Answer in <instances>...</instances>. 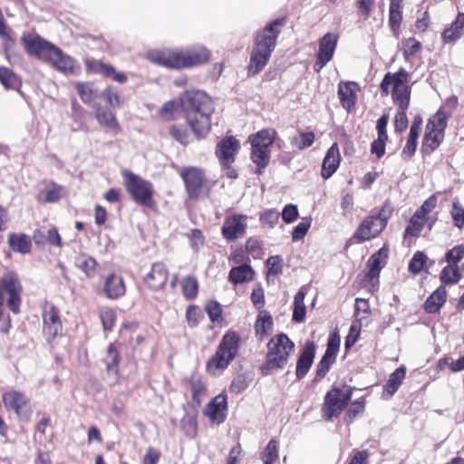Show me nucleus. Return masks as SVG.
I'll list each match as a JSON object with an SVG mask.
<instances>
[{"mask_svg": "<svg viewBox=\"0 0 464 464\" xmlns=\"http://www.w3.org/2000/svg\"><path fill=\"white\" fill-rule=\"evenodd\" d=\"M405 374L406 368L404 366H401L390 375L389 380L384 386L385 392L390 396L393 395L395 392L398 390L403 379L405 378Z\"/></svg>", "mask_w": 464, "mask_h": 464, "instance_id": "a19ab883", "label": "nucleus"}, {"mask_svg": "<svg viewBox=\"0 0 464 464\" xmlns=\"http://www.w3.org/2000/svg\"><path fill=\"white\" fill-rule=\"evenodd\" d=\"M311 222L307 218H303L302 221L295 227L292 237L294 241H297L304 237L310 227Z\"/></svg>", "mask_w": 464, "mask_h": 464, "instance_id": "0e129e2a", "label": "nucleus"}, {"mask_svg": "<svg viewBox=\"0 0 464 464\" xmlns=\"http://www.w3.org/2000/svg\"><path fill=\"white\" fill-rule=\"evenodd\" d=\"M229 280L235 285L250 281L254 277V271L249 265L243 264L233 267L229 272Z\"/></svg>", "mask_w": 464, "mask_h": 464, "instance_id": "c9c22d12", "label": "nucleus"}, {"mask_svg": "<svg viewBox=\"0 0 464 464\" xmlns=\"http://www.w3.org/2000/svg\"><path fill=\"white\" fill-rule=\"evenodd\" d=\"M421 119L417 117L411 126L410 134L401 153L403 159L406 160H409L416 151L417 139L421 130Z\"/></svg>", "mask_w": 464, "mask_h": 464, "instance_id": "bb28decb", "label": "nucleus"}, {"mask_svg": "<svg viewBox=\"0 0 464 464\" xmlns=\"http://www.w3.org/2000/svg\"><path fill=\"white\" fill-rule=\"evenodd\" d=\"M3 401L5 407L14 410L18 416L24 413V410L28 405L27 397L19 392L9 391L4 393Z\"/></svg>", "mask_w": 464, "mask_h": 464, "instance_id": "393cba45", "label": "nucleus"}, {"mask_svg": "<svg viewBox=\"0 0 464 464\" xmlns=\"http://www.w3.org/2000/svg\"><path fill=\"white\" fill-rule=\"evenodd\" d=\"M183 179L187 192L189 198H197L205 182V176L200 169L190 167L184 169L180 173Z\"/></svg>", "mask_w": 464, "mask_h": 464, "instance_id": "dca6fc26", "label": "nucleus"}, {"mask_svg": "<svg viewBox=\"0 0 464 464\" xmlns=\"http://www.w3.org/2000/svg\"><path fill=\"white\" fill-rule=\"evenodd\" d=\"M451 216L455 226L461 228L464 226V210L458 201L453 202Z\"/></svg>", "mask_w": 464, "mask_h": 464, "instance_id": "69168bd1", "label": "nucleus"}, {"mask_svg": "<svg viewBox=\"0 0 464 464\" xmlns=\"http://www.w3.org/2000/svg\"><path fill=\"white\" fill-rule=\"evenodd\" d=\"M427 256L424 253L418 251L414 254L409 263V270L414 274L420 273L427 261Z\"/></svg>", "mask_w": 464, "mask_h": 464, "instance_id": "13d9d810", "label": "nucleus"}, {"mask_svg": "<svg viewBox=\"0 0 464 464\" xmlns=\"http://www.w3.org/2000/svg\"><path fill=\"white\" fill-rule=\"evenodd\" d=\"M440 281L443 284H455L461 278L459 266L448 264L440 272Z\"/></svg>", "mask_w": 464, "mask_h": 464, "instance_id": "a18cd8bd", "label": "nucleus"}, {"mask_svg": "<svg viewBox=\"0 0 464 464\" xmlns=\"http://www.w3.org/2000/svg\"><path fill=\"white\" fill-rule=\"evenodd\" d=\"M387 258L388 250L385 247H382L370 257L368 261L369 271L367 277L372 286L378 284L380 271L385 266Z\"/></svg>", "mask_w": 464, "mask_h": 464, "instance_id": "412c9836", "label": "nucleus"}, {"mask_svg": "<svg viewBox=\"0 0 464 464\" xmlns=\"http://www.w3.org/2000/svg\"><path fill=\"white\" fill-rule=\"evenodd\" d=\"M44 61L64 73H75L80 69L77 62L72 57L64 53L54 44Z\"/></svg>", "mask_w": 464, "mask_h": 464, "instance_id": "ddd939ff", "label": "nucleus"}, {"mask_svg": "<svg viewBox=\"0 0 464 464\" xmlns=\"http://www.w3.org/2000/svg\"><path fill=\"white\" fill-rule=\"evenodd\" d=\"M247 217L245 215H233L224 220L222 236L228 241L244 237L247 227Z\"/></svg>", "mask_w": 464, "mask_h": 464, "instance_id": "2eb2a0df", "label": "nucleus"}, {"mask_svg": "<svg viewBox=\"0 0 464 464\" xmlns=\"http://www.w3.org/2000/svg\"><path fill=\"white\" fill-rule=\"evenodd\" d=\"M202 316L201 310L196 305H189L186 311V320L190 327H196Z\"/></svg>", "mask_w": 464, "mask_h": 464, "instance_id": "052dcab7", "label": "nucleus"}, {"mask_svg": "<svg viewBox=\"0 0 464 464\" xmlns=\"http://www.w3.org/2000/svg\"><path fill=\"white\" fill-rule=\"evenodd\" d=\"M103 291L110 299L122 296L126 292V287L121 276L115 273L109 275L104 280Z\"/></svg>", "mask_w": 464, "mask_h": 464, "instance_id": "5701e85b", "label": "nucleus"}, {"mask_svg": "<svg viewBox=\"0 0 464 464\" xmlns=\"http://www.w3.org/2000/svg\"><path fill=\"white\" fill-rule=\"evenodd\" d=\"M361 328H362L361 320L360 319L354 320L350 327L349 334L345 340L346 348H349V347L354 345V343L357 342V339H358L360 332H361Z\"/></svg>", "mask_w": 464, "mask_h": 464, "instance_id": "680f3d73", "label": "nucleus"}, {"mask_svg": "<svg viewBox=\"0 0 464 464\" xmlns=\"http://www.w3.org/2000/svg\"><path fill=\"white\" fill-rule=\"evenodd\" d=\"M425 222L426 218L415 213L405 229L404 237H417L422 230Z\"/></svg>", "mask_w": 464, "mask_h": 464, "instance_id": "49530a36", "label": "nucleus"}, {"mask_svg": "<svg viewBox=\"0 0 464 464\" xmlns=\"http://www.w3.org/2000/svg\"><path fill=\"white\" fill-rule=\"evenodd\" d=\"M181 287L183 295L188 299H193L198 294V281L193 276H186L181 281Z\"/></svg>", "mask_w": 464, "mask_h": 464, "instance_id": "8fccbe9b", "label": "nucleus"}, {"mask_svg": "<svg viewBox=\"0 0 464 464\" xmlns=\"http://www.w3.org/2000/svg\"><path fill=\"white\" fill-rule=\"evenodd\" d=\"M266 266L268 268L267 276H278L282 273V259L278 256H270L266 260Z\"/></svg>", "mask_w": 464, "mask_h": 464, "instance_id": "e2e57ef3", "label": "nucleus"}, {"mask_svg": "<svg viewBox=\"0 0 464 464\" xmlns=\"http://www.w3.org/2000/svg\"><path fill=\"white\" fill-rule=\"evenodd\" d=\"M8 245L14 252L27 254L31 250L32 241L25 234L11 233L8 237Z\"/></svg>", "mask_w": 464, "mask_h": 464, "instance_id": "c85d7f7f", "label": "nucleus"}, {"mask_svg": "<svg viewBox=\"0 0 464 464\" xmlns=\"http://www.w3.org/2000/svg\"><path fill=\"white\" fill-rule=\"evenodd\" d=\"M22 42L28 54L34 55L43 61L53 46V44L47 42L41 36L31 33L24 34L22 37Z\"/></svg>", "mask_w": 464, "mask_h": 464, "instance_id": "4468645a", "label": "nucleus"}, {"mask_svg": "<svg viewBox=\"0 0 464 464\" xmlns=\"http://www.w3.org/2000/svg\"><path fill=\"white\" fill-rule=\"evenodd\" d=\"M278 459V443L275 440H271L266 445L264 454V464H273Z\"/></svg>", "mask_w": 464, "mask_h": 464, "instance_id": "6e6d98bb", "label": "nucleus"}, {"mask_svg": "<svg viewBox=\"0 0 464 464\" xmlns=\"http://www.w3.org/2000/svg\"><path fill=\"white\" fill-rule=\"evenodd\" d=\"M305 293L300 289L294 298L293 320L296 323H302L305 319L306 308L304 305Z\"/></svg>", "mask_w": 464, "mask_h": 464, "instance_id": "79ce46f5", "label": "nucleus"}, {"mask_svg": "<svg viewBox=\"0 0 464 464\" xmlns=\"http://www.w3.org/2000/svg\"><path fill=\"white\" fill-rule=\"evenodd\" d=\"M209 319L212 322H218L221 319L222 309L216 302H210L206 307Z\"/></svg>", "mask_w": 464, "mask_h": 464, "instance_id": "338daca9", "label": "nucleus"}, {"mask_svg": "<svg viewBox=\"0 0 464 464\" xmlns=\"http://www.w3.org/2000/svg\"><path fill=\"white\" fill-rule=\"evenodd\" d=\"M74 265L78 269L82 271L87 277L92 278L96 274L98 264L93 257L86 254H81L75 257Z\"/></svg>", "mask_w": 464, "mask_h": 464, "instance_id": "f704fd0d", "label": "nucleus"}, {"mask_svg": "<svg viewBox=\"0 0 464 464\" xmlns=\"http://www.w3.org/2000/svg\"><path fill=\"white\" fill-rule=\"evenodd\" d=\"M95 117L101 126L111 130L116 133L120 131V125L114 113L109 109L99 107L96 110Z\"/></svg>", "mask_w": 464, "mask_h": 464, "instance_id": "7c9ffc66", "label": "nucleus"}, {"mask_svg": "<svg viewBox=\"0 0 464 464\" xmlns=\"http://www.w3.org/2000/svg\"><path fill=\"white\" fill-rule=\"evenodd\" d=\"M227 397L222 392L213 398L204 409V414L210 421L217 424L222 423L227 416Z\"/></svg>", "mask_w": 464, "mask_h": 464, "instance_id": "f3484780", "label": "nucleus"}, {"mask_svg": "<svg viewBox=\"0 0 464 464\" xmlns=\"http://www.w3.org/2000/svg\"><path fill=\"white\" fill-rule=\"evenodd\" d=\"M403 55L406 59L415 54L421 49V44L413 37L404 39L401 42Z\"/></svg>", "mask_w": 464, "mask_h": 464, "instance_id": "5fc2aeb1", "label": "nucleus"}, {"mask_svg": "<svg viewBox=\"0 0 464 464\" xmlns=\"http://www.w3.org/2000/svg\"><path fill=\"white\" fill-rule=\"evenodd\" d=\"M353 394V389L349 385L334 387L325 397L323 406V415L326 420L337 417L346 408Z\"/></svg>", "mask_w": 464, "mask_h": 464, "instance_id": "1a4fd4ad", "label": "nucleus"}, {"mask_svg": "<svg viewBox=\"0 0 464 464\" xmlns=\"http://www.w3.org/2000/svg\"><path fill=\"white\" fill-rule=\"evenodd\" d=\"M251 159L258 168H265L270 160V150L258 147V144L252 145Z\"/></svg>", "mask_w": 464, "mask_h": 464, "instance_id": "c03bdc74", "label": "nucleus"}, {"mask_svg": "<svg viewBox=\"0 0 464 464\" xmlns=\"http://www.w3.org/2000/svg\"><path fill=\"white\" fill-rule=\"evenodd\" d=\"M86 67L88 71L100 73L105 76H108L113 72V67L110 64H107L100 60H86L85 62Z\"/></svg>", "mask_w": 464, "mask_h": 464, "instance_id": "09e8293b", "label": "nucleus"}, {"mask_svg": "<svg viewBox=\"0 0 464 464\" xmlns=\"http://www.w3.org/2000/svg\"><path fill=\"white\" fill-rule=\"evenodd\" d=\"M186 382L191 391L193 401L200 404L207 396L205 379L201 375L193 373L186 380Z\"/></svg>", "mask_w": 464, "mask_h": 464, "instance_id": "cd10ccee", "label": "nucleus"}, {"mask_svg": "<svg viewBox=\"0 0 464 464\" xmlns=\"http://www.w3.org/2000/svg\"><path fill=\"white\" fill-rule=\"evenodd\" d=\"M273 320L271 315L264 313L258 315L256 322V334L260 341H263L272 331Z\"/></svg>", "mask_w": 464, "mask_h": 464, "instance_id": "ea45409f", "label": "nucleus"}, {"mask_svg": "<svg viewBox=\"0 0 464 464\" xmlns=\"http://www.w3.org/2000/svg\"><path fill=\"white\" fill-rule=\"evenodd\" d=\"M169 273L163 263H154L150 272L144 277V284L148 288L158 291L163 288L168 281Z\"/></svg>", "mask_w": 464, "mask_h": 464, "instance_id": "a211bd4d", "label": "nucleus"}, {"mask_svg": "<svg viewBox=\"0 0 464 464\" xmlns=\"http://www.w3.org/2000/svg\"><path fill=\"white\" fill-rule=\"evenodd\" d=\"M44 334L48 340L54 338L62 331L58 311L53 305H46L43 313Z\"/></svg>", "mask_w": 464, "mask_h": 464, "instance_id": "6ab92c4d", "label": "nucleus"}, {"mask_svg": "<svg viewBox=\"0 0 464 464\" xmlns=\"http://www.w3.org/2000/svg\"><path fill=\"white\" fill-rule=\"evenodd\" d=\"M180 108H182L181 96L179 100H171L167 102L160 109V114L161 117L167 120H171L174 116V113L177 112Z\"/></svg>", "mask_w": 464, "mask_h": 464, "instance_id": "864d4df0", "label": "nucleus"}, {"mask_svg": "<svg viewBox=\"0 0 464 464\" xmlns=\"http://www.w3.org/2000/svg\"><path fill=\"white\" fill-rule=\"evenodd\" d=\"M358 85L353 82H340L338 86V95L342 106L350 111L356 102V94Z\"/></svg>", "mask_w": 464, "mask_h": 464, "instance_id": "a878e982", "label": "nucleus"}, {"mask_svg": "<svg viewBox=\"0 0 464 464\" xmlns=\"http://www.w3.org/2000/svg\"><path fill=\"white\" fill-rule=\"evenodd\" d=\"M100 319L102 321L104 331H111L115 324L116 312L112 309H104L101 312Z\"/></svg>", "mask_w": 464, "mask_h": 464, "instance_id": "bf43d9fd", "label": "nucleus"}, {"mask_svg": "<svg viewBox=\"0 0 464 464\" xmlns=\"http://www.w3.org/2000/svg\"><path fill=\"white\" fill-rule=\"evenodd\" d=\"M279 24L280 22L276 20L257 32L248 65L249 73L256 74L267 64L276 44Z\"/></svg>", "mask_w": 464, "mask_h": 464, "instance_id": "7ed1b4c3", "label": "nucleus"}, {"mask_svg": "<svg viewBox=\"0 0 464 464\" xmlns=\"http://www.w3.org/2000/svg\"><path fill=\"white\" fill-rule=\"evenodd\" d=\"M239 149L238 140L232 136L221 140L216 148V155L220 164L227 169V176L230 179L237 177L236 170L231 169L230 166L235 161Z\"/></svg>", "mask_w": 464, "mask_h": 464, "instance_id": "9b49d317", "label": "nucleus"}, {"mask_svg": "<svg viewBox=\"0 0 464 464\" xmlns=\"http://www.w3.org/2000/svg\"><path fill=\"white\" fill-rule=\"evenodd\" d=\"M314 140V134L311 131L300 132L291 139V145L298 150L310 147Z\"/></svg>", "mask_w": 464, "mask_h": 464, "instance_id": "de8ad7c7", "label": "nucleus"}, {"mask_svg": "<svg viewBox=\"0 0 464 464\" xmlns=\"http://www.w3.org/2000/svg\"><path fill=\"white\" fill-rule=\"evenodd\" d=\"M338 35L334 33H327L319 41V50L314 70L319 72L329 63L337 46Z\"/></svg>", "mask_w": 464, "mask_h": 464, "instance_id": "f8f14e48", "label": "nucleus"}, {"mask_svg": "<svg viewBox=\"0 0 464 464\" xmlns=\"http://www.w3.org/2000/svg\"><path fill=\"white\" fill-rule=\"evenodd\" d=\"M76 89L80 98L86 104L92 105L99 97V91L92 82H78Z\"/></svg>", "mask_w": 464, "mask_h": 464, "instance_id": "e433bc0d", "label": "nucleus"}, {"mask_svg": "<svg viewBox=\"0 0 464 464\" xmlns=\"http://www.w3.org/2000/svg\"><path fill=\"white\" fill-rule=\"evenodd\" d=\"M276 136V131L274 129H264L257 133L249 137L251 145L258 144V147L263 149H269L273 144Z\"/></svg>", "mask_w": 464, "mask_h": 464, "instance_id": "473e14b6", "label": "nucleus"}, {"mask_svg": "<svg viewBox=\"0 0 464 464\" xmlns=\"http://www.w3.org/2000/svg\"><path fill=\"white\" fill-rule=\"evenodd\" d=\"M450 113L440 109L427 122L426 132L423 140V146L434 150L439 147L444 138V131L447 127V120Z\"/></svg>", "mask_w": 464, "mask_h": 464, "instance_id": "9d476101", "label": "nucleus"}, {"mask_svg": "<svg viewBox=\"0 0 464 464\" xmlns=\"http://www.w3.org/2000/svg\"><path fill=\"white\" fill-rule=\"evenodd\" d=\"M267 346L268 353L266 354V360L261 368L264 374H268V371L270 370L282 369L285 367L295 347L294 343L284 334L272 338Z\"/></svg>", "mask_w": 464, "mask_h": 464, "instance_id": "423d86ee", "label": "nucleus"}, {"mask_svg": "<svg viewBox=\"0 0 464 464\" xmlns=\"http://www.w3.org/2000/svg\"><path fill=\"white\" fill-rule=\"evenodd\" d=\"M148 59L154 63L171 69L196 67L208 62L210 52L197 44L185 50H163L148 53Z\"/></svg>", "mask_w": 464, "mask_h": 464, "instance_id": "f03ea898", "label": "nucleus"}, {"mask_svg": "<svg viewBox=\"0 0 464 464\" xmlns=\"http://www.w3.org/2000/svg\"><path fill=\"white\" fill-rule=\"evenodd\" d=\"M121 337L129 341L130 344L140 345L143 342V336L139 332L137 324H125L120 332Z\"/></svg>", "mask_w": 464, "mask_h": 464, "instance_id": "4c0bfd02", "label": "nucleus"}, {"mask_svg": "<svg viewBox=\"0 0 464 464\" xmlns=\"http://www.w3.org/2000/svg\"><path fill=\"white\" fill-rule=\"evenodd\" d=\"M240 336L234 331L227 332L216 353L207 362V372L211 375H217L226 370L237 356L240 347Z\"/></svg>", "mask_w": 464, "mask_h": 464, "instance_id": "39448f33", "label": "nucleus"}, {"mask_svg": "<svg viewBox=\"0 0 464 464\" xmlns=\"http://www.w3.org/2000/svg\"><path fill=\"white\" fill-rule=\"evenodd\" d=\"M66 194L65 188L56 183H49L40 193L39 199L44 202L53 203L63 198Z\"/></svg>", "mask_w": 464, "mask_h": 464, "instance_id": "72a5a7b5", "label": "nucleus"}, {"mask_svg": "<svg viewBox=\"0 0 464 464\" xmlns=\"http://www.w3.org/2000/svg\"><path fill=\"white\" fill-rule=\"evenodd\" d=\"M341 160L340 150L336 143H334L326 152L323 160L321 175L328 179L337 170Z\"/></svg>", "mask_w": 464, "mask_h": 464, "instance_id": "4be33fe9", "label": "nucleus"}, {"mask_svg": "<svg viewBox=\"0 0 464 464\" xmlns=\"http://www.w3.org/2000/svg\"><path fill=\"white\" fill-rule=\"evenodd\" d=\"M169 134L181 144H188L191 141V135L183 125H173L169 129Z\"/></svg>", "mask_w": 464, "mask_h": 464, "instance_id": "603ef678", "label": "nucleus"}, {"mask_svg": "<svg viewBox=\"0 0 464 464\" xmlns=\"http://www.w3.org/2000/svg\"><path fill=\"white\" fill-rule=\"evenodd\" d=\"M315 353V345L314 343H307L301 353V355L298 358L297 363H296V377L297 379L304 378L308 371L311 368V365L314 362Z\"/></svg>", "mask_w": 464, "mask_h": 464, "instance_id": "b1692460", "label": "nucleus"}, {"mask_svg": "<svg viewBox=\"0 0 464 464\" xmlns=\"http://www.w3.org/2000/svg\"><path fill=\"white\" fill-rule=\"evenodd\" d=\"M408 72L401 68L397 72L385 74L382 83V92L388 94L392 92L393 101L402 110H407L410 104L411 89L408 86Z\"/></svg>", "mask_w": 464, "mask_h": 464, "instance_id": "0eeeda50", "label": "nucleus"}, {"mask_svg": "<svg viewBox=\"0 0 464 464\" xmlns=\"http://www.w3.org/2000/svg\"><path fill=\"white\" fill-rule=\"evenodd\" d=\"M298 217V209L295 205L288 204L282 211V218L285 223L293 222Z\"/></svg>", "mask_w": 464, "mask_h": 464, "instance_id": "774afa93", "label": "nucleus"}, {"mask_svg": "<svg viewBox=\"0 0 464 464\" xmlns=\"http://www.w3.org/2000/svg\"><path fill=\"white\" fill-rule=\"evenodd\" d=\"M107 370L111 372L117 373L119 363V353L113 344L109 345L106 355L103 359Z\"/></svg>", "mask_w": 464, "mask_h": 464, "instance_id": "3c124183", "label": "nucleus"}, {"mask_svg": "<svg viewBox=\"0 0 464 464\" xmlns=\"http://www.w3.org/2000/svg\"><path fill=\"white\" fill-rule=\"evenodd\" d=\"M385 228L382 220H377L373 216L366 218L358 227L354 237L359 241H366L377 237Z\"/></svg>", "mask_w": 464, "mask_h": 464, "instance_id": "aec40b11", "label": "nucleus"}, {"mask_svg": "<svg viewBox=\"0 0 464 464\" xmlns=\"http://www.w3.org/2000/svg\"><path fill=\"white\" fill-rule=\"evenodd\" d=\"M122 177L126 190L135 202L146 207L153 206V186L151 182L129 170H124Z\"/></svg>", "mask_w": 464, "mask_h": 464, "instance_id": "6e6552de", "label": "nucleus"}, {"mask_svg": "<svg viewBox=\"0 0 464 464\" xmlns=\"http://www.w3.org/2000/svg\"><path fill=\"white\" fill-rule=\"evenodd\" d=\"M463 28H464V14L459 13L457 15L455 21L450 25V27L445 29L444 32L442 33L443 41L445 43L456 42L462 35Z\"/></svg>", "mask_w": 464, "mask_h": 464, "instance_id": "c756f323", "label": "nucleus"}, {"mask_svg": "<svg viewBox=\"0 0 464 464\" xmlns=\"http://www.w3.org/2000/svg\"><path fill=\"white\" fill-rule=\"evenodd\" d=\"M22 286L16 274L8 272L0 279V332L7 334L11 328V319L3 305L5 301L14 314L20 312Z\"/></svg>", "mask_w": 464, "mask_h": 464, "instance_id": "20e7f679", "label": "nucleus"}, {"mask_svg": "<svg viewBox=\"0 0 464 464\" xmlns=\"http://www.w3.org/2000/svg\"><path fill=\"white\" fill-rule=\"evenodd\" d=\"M403 0H391L389 7V24L392 31L400 28L402 21V3Z\"/></svg>", "mask_w": 464, "mask_h": 464, "instance_id": "58836bf2", "label": "nucleus"}, {"mask_svg": "<svg viewBox=\"0 0 464 464\" xmlns=\"http://www.w3.org/2000/svg\"><path fill=\"white\" fill-rule=\"evenodd\" d=\"M0 82L6 90H18L21 85L18 77L7 67H0Z\"/></svg>", "mask_w": 464, "mask_h": 464, "instance_id": "37998d69", "label": "nucleus"}, {"mask_svg": "<svg viewBox=\"0 0 464 464\" xmlns=\"http://www.w3.org/2000/svg\"><path fill=\"white\" fill-rule=\"evenodd\" d=\"M464 257V246L458 245L449 250L445 255V260L448 264L458 266V263Z\"/></svg>", "mask_w": 464, "mask_h": 464, "instance_id": "4d7b16f0", "label": "nucleus"}, {"mask_svg": "<svg viewBox=\"0 0 464 464\" xmlns=\"http://www.w3.org/2000/svg\"><path fill=\"white\" fill-rule=\"evenodd\" d=\"M181 105L195 137L197 139L206 137L210 130V117L214 112L210 97L202 91H186L181 95Z\"/></svg>", "mask_w": 464, "mask_h": 464, "instance_id": "f257e3e1", "label": "nucleus"}, {"mask_svg": "<svg viewBox=\"0 0 464 464\" xmlns=\"http://www.w3.org/2000/svg\"><path fill=\"white\" fill-rule=\"evenodd\" d=\"M447 292L445 287L440 286L435 290L425 302V310L433 314L438 312L446 301Z\"/></svg>", "mask_w": 464, "mask_h": 464, "instance_id": "2f4dec72", "label": "nucleus"}]
</instances>
